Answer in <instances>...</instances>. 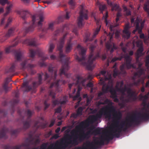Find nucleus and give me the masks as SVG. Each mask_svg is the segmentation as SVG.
<instances>
[{
  "label": "nucleus",
  "mask_w": 149,
  "mask_h": 149,
  "mask_svg": "<svg viewBox=\"0 0 149 149\" xmlns=\"http://www.w3.org/2000/svg\"><path fill=\"white\" fill-rule=\"evenodd\" d=\"M109 37L110 38V39H111L113 37V34L112 33H110L109 35Z\"/></svg>",
  "instance_id": "35"
},
{
  "label": "nucleus",
  "mask_w": 149,
  "mask_h": 149,
  "mask_svg": "<svg viewBox=\"0 0 149 149\" xmlns=\"http://www.w3.org/2000/svg\"><path fill=\"white\" fill-rule=\"evenodd\" d=\"M129 54H127L124 56V58L125 61V64L127 68L128 69H130L132 68H134V66L133 64L131 63V61L132 60V57L131 56L133 54V52L132 51H130L129 52Z\"/></svg>",
  "instance_id": "2"
},
{
  "label": "nucleus",
  "mask_w": 149,
  "mask_h": 149,
  "mask_svg": "<svg viewBox=\"0 0 149 149\" xmlns=\"http://www.w3.org/2000/svg\"><path fill=\"white\" fill-rule=\"evenodd\" d=\"M50 57H51V58L52 59L54 58V57L53 56H51Z\"/></svg>",
  "instance_id": "55"
},
{
  "label": "nucleus",
  "mask_w": 149,
  "mask_h": 149,
  "mask_svg": "<svg viewBox=\"0 0 149 149\" xmlns=\"http://www.w3.org/2000/svg\"><path fill=\"white\" fill-rule=\"evenodd\" d=\"M116 38H117L118 37V36L117 33H116Z\"/></svg>",
  "instance_id": "56"
},
{
  "label": "nucleus",
  "mask_w": 149,
  "mask_h": 149,
  "mask_svg": "<svg viewBox=\"0 0 149 149\" xmlns=\"http://www.w3.org/2000/svg\"><path fill=\"white\" fill-rule=\"evenodd\" d=\"M69 4L72 6L74 5V3L73 0H70L69 2Z\"/></svg>",
  "instance_id": "29"
},
{
  "label": "nucleus",
  "mask_w": 149,
  "mask_h": 149,
  "mask_svg": "<svg viewBox=\"0 0 149 149\" xmlns=\"http://www.w3.org/2000/svg\"><path fill=\"white\" fill-rule=\"evenodd\" d=\"M78 25L79 26L81 27L83 25V24L81 22L82 20L81 18V17H79L78 18Z\"/></svg>",
  "instance_id": "18"
},
{
  "label": "nucleus",
  "mask_w": 149,
  "mask_h": 149,
  "mask_svg": "<svg viewBox=\"0 0 149 149\" xmlns=\"http://www.w3.org/2000/svg\"><path fill=\"white\" fill-rule=\"evenodd\" d=\"M61 122H58V125H61Z\"/></svg>",
  "instance_id": "53"
},
{
  "label": "nucleus",
  "mask_w": 149,
  "mask_h": 149,
  "mask_svg": "<svg viewBox=\"0 0 149 149\" xmlns=\"http://www.w3.org/2000/svg\"><path fill=\"white\" fill-rule=\"evenodd\" d=\"M119 6L117 4H114L113 6V8L112 10H118Z\"/></svg>",
  "instance_id": "23"
},
{
  "label": "nucleus",
  "mask_w": 149,
  "mask_h": 149,
  "mask_svg": "<svg viewBox=\"0 0 149 149\" xmlns=\"http://www.w3.org/2000/svg\"><path fill=\"white\" fill-rule=\"evenodd\" d=\"M144 35L143 33L141 34L140 36V38L141 39H143L144 38Z\"/></svg>",
  "instance_id": "34"
},
{
  "label": "nucleus",
  "mask_w": 149,
  "mask_h": 149,
  "mask_svg": "<svg viewBox=\"0 0 149 149\" xmlns=\"http://www.w3.org/2000/svg\"><path fill=\"white\" fill-rule=\"evenodd\" d=\"M130 7L131 8H132V5H130Z\"/></svg>",
  "instance_id": "61"
},
{
  "label": "nucleus",
  "mask_w": 149,
  "mask_h": 149,
  "mask_svg": "<svg viewBox=\"0 0 149 149\" xmlns=\"http://www.w3.org/2000/svg\"><path fill=\"white\" fill-rule=\"evenodd\" d=\"M141 92L143 93L145 91V88L143 86L141 88Z\"/></svg>",
  "instance_id": "37"
},
{
  "label": "nucleus",
  "mask_w": 149,
  "mask_h": 149,
  "mask_svg": "<svg viewBox=\"0 0 149 149\" xmlns=\"http://www.w3.org/2000/svg\"><path fill=\"white\" fill-rule=\"evenodd\" d=\"M111 88V85L110 86H108L107 87H106L105 85H104L102 88V91L104 92H106L107 91H110V92L112 93L110 89Z\"/></svg>",
  "instance_id": "9"
},
{
  "label": "nucleus",
  "mask_w": 149,
  "mask_h": 149,
  "mask_svg": "<svg viewBox=\"0 0 149 149\" xmlns=\"http://www.w3.org/2000/svg\"><path fill=\"white\" fill-rule=\"evenodd\" d=\"M12 6V5L11 4H9L7 7L6 10V13L7 14H8L10 12Z\"/></svg>",
  "instance_id": "14"
},
{
  "label": "nucleus",
  "mask_w": 149,
  "mask_h": 149,
  "mask_svg": "<svg viewBox=\"0 0 149 149\" xmlns=\"http://www.w3.org/2000/svg\"><path fill=\"white\" fill-rule=\"evenodd\" d=\"M100 26L99 25L98 27L97 28V29H96V30H95L94 32V34L95 35H96L100 31Z\"/></svg>",
  "instance_id": "17"
},
{
  "label": "nucleus",
  "mask_w": 149,
  "mask_h": 149,
  "mask_svg": "<svg viewBox=\"0 0 149 149\" xmlns=\"http://www.w3.org/2000/svg\"><path fill=\"white\" fill-rule=\"evenodd\" d=\"M122 74H123V65L122 64Z\"/></svg>",
  "instance_id": "47"
},
{
  "label": "nucleus",
  "mask_w": 149,
  "mask_h": 149,
  "mask_svg": "<svg viewBox=\"0 0 149 149\" xmlns=\"http://www.w3.org/2000/svg\"><path fill=\"white\" fill-rule=\"evenodd\" d=\"M54 122H52L51 123V124L49 125V126L50 127H51L54 124Z\"/></svg>",
  "instance_id": "44"
},
{
  "label": "nucleus",
  "mask_w": 149,
  "mask_h": 149,
  "mask_svg": "<svg viewBox=\"0 0 149 149\" xmlns=\"http://www.w3.org/2000/svg\"><path fill=\"white\" fill-rule=\"evenodd\" d=\"M3 12V9L2 8H0V13Z\"/></svg>",
  "instance_id": "48"
},
{
  "label": "nucleus",
  "mask_w": 149,
  "mask_h": 149,
  "mask_svg": "<svg viewBox=\"0 0 149 149\" xmlns=\"http://www.w3.org/2000/svg\"><path fill=\"white\" fill-rule=\"evenodd\" d=\"M137 46L139 48L143 47V44L142 43L138 42L137 43Z\"/></svg>",
  "instance_id": "28"
},
{
  "label": "nucleus",
  "mask_w": 149,
  "mask_h": 149,
  "mask_svg": "<svg viewBox=\"0 0 149 149\" xmlns=\"http://www.w3.org/2000/svg\"><path fill=\"white\" fill-rule=\"evenodd\" d=\"M63 47V45H59L58 46V49H59V50H60V49L62 48Z\"/></svg>",
  "instance_id": "36"
},
{
  "label": "nucleus",
  "mask_w": 149,
  "mask_h": 149,
  "mask_svg": "<svg viewBox=\"0 0 149 149\" xmlns=\"http://www.w3.org/2000/svg\"><path fill=\"white\" fill-rule=\"evenodd\" d=\"M53 103L54 104H56L57 103H60L61 104H63V102H59V101H58L57 100H56L55 101H54Z\"/></svg>",
  "instance_id": "31"
},
{
  "label": "nucleus",
  "mask_w": 149,
  "mask_h": 149,
  "mask_svg": "<svg viewBox=\"0 0 149 149\" xmlns=\"http://www.w3.org/2000/svg\"><path fill=\"white\" fill-rule=\"evenodd\" d=\"M30 45H35L34 43H31L30 44Z\"/></svg>",
  "instance_id": "57"
},
{
  "label": "nucleus",
  "mask_w": 149,
  "mask_h": 149,
  "mask_svg": "<svg viewBox=\"0 0 149 149\" xmlns=\"http://www.w3.org/2000/svg\"><path fill=\"white\" fill-rule=\"evenodd\" d=\"M74 85V84H69V87L70 88H71V87Z\"/></svg>",
  "instance_id": "46"
},
{
  "label": "nucleus",
  "mask_w": 149,
  "mask_h": 149,
  "mask_svg": "<svg viewBox=\"0 0 149 149\" xmlns=\"http://www.w3.org/2000/svg\"><path fill=\"white\" fill-rule=\"evenodd\" d=\"M93 143L87 142L84 143L81 147L76 148L74 149H89L93 146Z\"/></svg>",
  "instance_id": "5"
},
{
  "label": "nucleus",
  "mask_w": 149,
  "mask_h": 149,
  "mask_svg": "<svg viewBox=\"0 0 149 149\" xmlns=\"http://www.w3.org/2000/svg\"><path fill=\"white\" fill-rule=\"evenodd\" d=\"M70 49H71V48L70 47H67V49H66V51L68 52V50Z\"/></svg>",
  "instance_id": "45"
},
{
  "label": "nucleus",
  "mask_w": 149,
  "mask_h": 149,
  "mask_svg": "<svg viewBox=\"0 0 149 149\" xmlns=\"http://www.w3.org/2000/svg\"><path fill=\"white\" fill-rule=\"evenodd\" d=\"M60 128L58 127V128H57V129L55 131L56 132V133H58L60 131Z\"/></svg>",
  "instance_id": "41"
},
{
  "label": "nucleus",
  "mask_w": 149,
  "mask_h": 149,
  "mask_svg": "<svg viewBox=\"0 0 149 149\" xmlns=\"http://www.w3.org/2000/svg\"><path fill=\"white\" fill-rule=\"evenodd\" d=\"M4 18H3V19H1V23H0L1 24H3L4 23Z\"/></svg>",
  "instance_id": "42"
},
{
  "label": "nucleus",
  "mask_w": 149,
  "mask_h": 149,
  "mask_svg": "<svg viewBox=\"0 0 149 149\" xmlns=\"http://www.w3.org/2000/svg\"><path fill=\"white\" fill-rule=\"evenodd\" d=\"M149 64V55L146 58V66L148 65Z\"/></svg>",
  "instance_id": "19"
},
{
  "label": "nucleus",
  "mask_w": 149,
  "mask_h": 149,
  "mask_svg": "<svg viewBox=\"0 0 149 149\" xmlns=\"http://www.w3.org/2000/svg\"><path fill=\"white\" fill-rule=\"evenodd\" d=\"M120 16L119 14H118L117 15V17L116 19V21L117 22L119 20V17Z\"/></svg>",
  "instance_id": "39"
},
{
  "label": "nucleus",
  "mask_w": 149,
  "mask_h": 149,
  "mask_svg": "<svg viewBox=\"0 0 149 149\" xmlns=\"http://www.w3.org/2000/svg\"><path fill=\"white\" fill-rule=\"evenodd\" d=\"M146 87H149V81H148L146 84Z\"/></svg>",
  "instance_id": "38"
},
{
  "label": "nucleus",
  "mask_w": 149,
  "mask_h": 149,
  "mask_svg": "<svg viewBox=\"0 0 149 149\" xmlns=\"http://www.w3.org/2000/svg\"><path fill=\"white\" fill-rule=\"evenodd\" d=\"M54 47L53 45H51L50 46V49L49 50V52H52V50L54 49Z\"/></svg>",
  "instance_id": "30"
},
{
  "label": "nucleus",
  "mask_w": 149,
  "mask_h": 149,
  "mask_svg": "<svg viewBox=\"0 0 149 149\" xmlns=\"http://www.w3.org/2000/svg\"><path fill=\"white\" fill-rule=\"evenodd\" d=\"M140 22V20L137 18L136 19L135 24H136V30L138 31L139 34H141L142 32V30L144 26V23H141V26H139V23Z\"/></svg>",
  "instance_id": "3"
},
{
  "label": "nucleus",
  "mask_w": 149,
  "mask_h": 149,
  "mask_svg": "<svg viewBox=\"0 0 149 149\" xmlns=\"http://www.w3.org/2000/svg\"><path fill=\"white\" fill-rule=\"evenodd\" d=\"M109 110V108L108 107L102 108L100 112V114L97 116V118H100L103 114H105L107 113H108Z\"/></svg>",
  "instance_id": "6"
},
{
  "label": "nucleus",
  "mask_w": 149,
  "mask_h": 149,
  "mask_svg": "<svg viewBox=\"0 0 149 149\" xmlns=\"http://www.w3.org/2000/svg\"><path fill=\"white\" fill-rule=\"evenodd\" d=\"M69 17V16H68V14H67V16H66V18H68Z\"/></svg>",
  "instance_id": "59"
},
{
  "label": "nucleus",
  "mask_w": 149,
  "mask_h": 149,
  "mask_svg": "<svg viewBox=\"0 0 149 149\" xmlns=\"http://www.w3.org/2000/svg\"><path fill=\"white\" fill-rule=\"evenodd\" d=\"M108 16V13H106V14L105 16H103V18H104V19L105 20V22L106 23V26H108L109 25H110V27L109 28H110V30L111 31H112V30L113 28L114 27L116 26L115 25L114 26H113L111 24H110L109 21H107V18Z\"/></svg>",
  "instance_id": "7"
},
{
  "label": "nucleus",
  "mask_w": 149,
  "mask_h": 149,
  "mask_svg": "<svg viewBox=\"0 0 149 149\" xmlns=\"http://www.w3.org/2000/svg\"><path fill=\"white\" fill-rule=\"evenodd\" d=\"M130 28L129 24H127L126 25L123 31V33L124 34L123 36L125 38L127 39H129L130 37L131 32L129 30Z\"/></svg>",
  "instance_id": "4"
},
{
  "label": "nucleus",
  "mask_w": 149,
  "mask_h": 149,
  "mask_svg": "<svg viewBox=\"0 0 149 149\" xmlns=\"http://www.w3.org/2000/svg\"><path fill=\"white\" fill-rule=\"evenodd\" d=\"M81 46L80 45H78V47L79 48V47H80Z\"/></svg>",
  "instance_id": "64"
},
{
  "label": "nucleus",
  "mask_w": 149,
  "mask_h": 149,
  "mask_svg": "<svg viewBox=\"0 0 149 149\" xmlns=\"http://www.w3.org/2000/svg\"><path fill=\"white\" fill-rule=\"evenodd\" d=\"M12 21V19L11 18H9L8 19V22H10Z\"/></svg>",
  "instance_id": "43"
},
{
  "label": "nucleus",
  "mask_w": 149,
  "mask_h": 149,
  "mask_svg": "<svg viewBox=\"0 0 149 149\" xmlns=\"http://www.w3.org/2000/svg\"><path fill=\"white\" fill-rule=\"evenodd\" d=\"M123 9L124 12L126 13L127 15L128 16L131 15V12L130 9H128L126 7H124Z\"/></svg>",
  "instance_id": "11"
},
{
  "label": "nucleus",
  "mask_w": 149,
  "mask_h": 149,
  "mask_svg": "<svg viewBox=\"0 0 149 149\" xmlns=\"http://www.w3.org/2000/svg\"><path fill=\"white\" fill-rule=\"evenodd\" d=\"M82 111V109L81 107H80L78 109L77 111V115H80L81 114V112Z\"/></svg>",
  "instance_id": "22"
},
{
  "label": "nucleus",
  "mask_w": 149,
  "mask_h": 149,
  "mask_svg": "<svg viewBox=\"0 0 149 149\" xmlns=\"http://www.w3.org/2000/svg\"><path fill=\"white\" fill-rule=\"evenodd\" d=\"M51 25H52H52H53V24H50L49 25V27H51Z\"/></svg>",
  "instance_id": "62"
},
{
  "label": "nucleus",
  "mask_w": 149,
  "mask_h": 149,
  "mask_svg": "<svg viewBox=\"0 0 149 149\" xmlns=\"http://www.w3.org/2000/svg\"><path fill=\"white\" fill-rule=\"evenodd\" d=\"M143 9L147 13L148 16H149V1H147L144 4Z\"/></svg>",
  "instance_id": "8"
},
{
  "label": "nucleus",
  "mask_w": 149,
  "mask_h": 149,
  "mask_svg": "<svg viewBox=\"0 0 149 149\" xmlns=\"http://www.w3.org/2000/svg\"><path fill=\"white\" fill-rule=\"evenodd\" d=\"M76 91V90L74 89V93Z\"/></svg>",
  "instance_id": "63"
},
{
  "label": "nucleus",
  "mask_w": 149,
  "mask_h": 149,
  "mask_svg": "<svg viewBox=\"0 0 149 149\" xmlns=\"http://www.w3.org/2000/svg\"><path fill=\"white\" fill-rule=\"evenodd\" d=\"M106 73V71H102L101 72V74L102 75H104Z\"/></svg>",
  "instance_id": "40"
},
{
  "label": "nucleus",
  "mask_w": 149,
  "mask_h": 149,
  "mask_svg": "<svg viewBox=\"0 0 149 149\" xmlns=\"http://www.w3.org/2000/svg\"><path fill=\"white\" fill-rule=\"evenodd\" d=\"M7 2V0H0V3L2 5H4Z\"/></svg>",
  "instance_id": "27"
},
{
  "label": "nucleus",
  "mask_w": 149,
  "mask_h": 149,
  "mask_svg": "<svg viewBox=\"0 0 149 149\" xmlns=\"http://www.w3.org/2000/svg\"><path fill=\"white\" fill-rule=\"evenodd\" d=\"M121 86V83L120 82H119L118 83H117L116 86V88L117 90L119 89L120 88Z\"/></svg>",
  "instance_id": "24"
},
{
  "label": "nucleus",
  "mask_w": 149,
  "mask_h": 149,
  "mask_svg": "<svg viewBox=\"0 0 149 149\" xmlns=\"http://www.w3.org/2000/svg\"><path fill=\"white\" fill-rule=\"evenodd\" d=\"M87 87H91L93 86V84L91 83L90 82L87 84Z\"/></svg>",
  "instance_id": "33"
},
{
  "label": "nucleus",
  "mask_w": 149,
  "mask_h": 149,
  "mask_svg": "<svg viewBox=\"0 0 149 149\" xmlns=\"http://www.w3.org/2000/svg\"><path fill=\"white\" fill-rule=\"evenodd\" d=\"M136 30H134L133 31H132V33H135V32H136Z\"/></svg>",
  "instance_id": "52"
},
{
  "label": "nucleus",
  "mask_w": 149,
  "mask_h": 149,
  "mask_svg": "<svg viewBox=\"0 0 149 149\" xmlns=\"http://www.w3.org/2000/svg\"><path fill=\"white\" fill-rule=\"evenodd\" d=\"M116 129H117V130H116V132H119L120 131V130H119V129H118V127H116Z\"/></svg>",
  "instance_id": "51"
},
{
  "label": "nucleus",
  "mask_w": 149,
  "mask_h": 149,
  "mask_svg": "<svg viewBox=\"0 0 149 149\" xmlns=\"http://www.w3.org/2000/svg\"><path fill=\"white\" fill-rule=\"evenodd\" d=\"M38 17L36 16H33L32 17V22H33V24H34L35 22L36 21V19H38Z\"/></svg>",
  "instance_id": "25"
},
{
  "label": "nucleus",
  "mask_w": 149,
  "mask_h": 149,
  "mask_svg": "<svg viewBox=\"0 0 149 149\" xmlns=\"http://www.w3.org/2000/svg\"><path fill=\"white\" fill-rule=\"evenodd\" d=\"M58 135H56L54 136L53 138L55 139H56L58 138Z\"/></svg>",
  "instance_id": "50"
},
{
  "label": "nucleus",
  "mask_w": 149,
  "mask_h": 149,
  "mask_svg": "<svg viewBox=\"0 0 149 149\" xmlns=\"http://www.w3.org/2000/svg\"><path fill=\"white\" fill-rule=\"evenodd\" d=\"M61 111V108H59L58 109H57L56 111V113H59Z\"/></svg>",
  "instance_id": "32"
},
{
  "label": "nucleus",
  "mask_w": 149,
  "mask_h": 149,
  "mask_svg": "<svg viewBox=\"0 0 149 149\" xmlns=\"http://www.w3.org/2000/svg\"><path fill=\"white\" fill-rule=\"evenodd\" d=\"M65 127H63V128L62 129L61 131H63L64 130H65Z\"/></svg>",
  "instance_id": "54"
},
{
  "label": "nucleus",
  "mask_w": 149,
  "mask_h": 149,
  "mask_svg": "<svg viewBox=\"0 0 149 149\" xmlns=\"http://www.w3.org/2000/svg\"><path fill=\"white\" fill-rule=\"evenodd\" d=\"M81 88H79L78 89L77 91V96L74 97L73 98V100H76L78 98L79 99H80V97H79V92L81 90Z\"/></svg>",
  "instance_id": "12"
},
{
  "label": "nucleus",
  "mask_w": 149,
  "mask_h": 149,
  "mask_svg": "<svg viewBox=\"0 0 149 149\" xmlns=\"http://www.w3.org/2000/svg\"><path fill=\"white\" fill-rule=\"evenodd\" d=\"M135 18L134 17H132L131 18V22L132 24L134 23V25H136V24H135V22L136 20H135ZM136 20V19H135Z\"/></svg>",
  "instance_id": "26"
},
{
  "label": "nucleus",
  "mask_w": 149,
  "mask_h": 149,
  "mask_svg": "<svg viewBox=\"0 0 149 149\" xmlns=\"http://www.w3.org/2000/svg\"><path fill=\"white\" fill-rule=\"evenodd\" d=\"M122 87L124 84V83L123 81H122ZM124 94V92L123 91V88L122 87V108L124 106V104H123V101H124V99H123V95Z\"/></svg>",
  "instance_id": "10"
},
{
  "label": "nucleus",
  "mask_w": 149,
  "mask_h": 149,
  "mask_svg": "<svg viewBox=\"0 0 149 149\" xmlns=\"http://www.w3.org/2000/svg\"><path fill=\"white\" fill-rule=\"evenodd\" d=\"M97 5H100V3L99 2H97Z\"/></svg>",
  "instance_id": "58"
},
{
  "label": "nucleus",
  "mask_w": 149,
  "mask_h": 149,
  "mask_svg": "<svg viewBox=\"0 0 149 149\" xmlns=\"http://www.w3.org/2000/svg\"><path fill=\"white\" fill-rule=\"evenodd\" d=\"M102 94V93H99V96H100Z\"/></svg>",
  "instance_id": "60"
},
{
  "label": "nucleus",
  "mask_w": 149,
  "mask_h": 149,
  "mask_svg": "<svg viewBox=\"0 0 149 149\" xmlns=\"http://www.w3.org/2000/svg\"><path fill=\"white\" fill-rule=\"evenodd\" d=\"M148 98V95H145L144 96L141 95L140 99L143 100V102H146Z\"/></svg>",
  "instance_id": "13"
},
{
  "label": "nucleus",
  "mask_w": 149,
  "mask_h": 149,
  "mask_svg": "<svg viewBox=\"0 0 149 149\" xmlns=\"http://www.w3.org/2000/svg\"><path fill=\"white\" fill-rule=\"evenodd\" d=\"M99 10L102 12L106 8V6L105 5H100L99 7Z\"/></svg>",
  "instance_id": "15"
},
{
  "label": "nucleus",
  "mask_w": 149,
  "mask_h": 149,
  "mask_svg": "<svg viewBox=\"0 0 149 149\" xmlns=\"http://www.w3.org/2000/svg\"><path fill=\"white\" fill-rule=\"evenodd\" d=\"M144 70L142 68H140L137 72L134 73L132 78L133 82L130 84L129 85L130 87H126L125 88L124 90L126 92L128 97L125 99V102L128 103L134 102L137 100V98L135 92L132 91L130 87L133 86L138 85L140 80L139 79H138L136 81V77H137L138 78H139L143 74H144Z\"/></svg>",
  "instance_id": "1"
},
{
  "label": "nucleus",
  "mask_w": 149,
  "mask_h": 149,
  "mask_svg": "<svg viewBox=\"0 0 149 149\" xmlns=\"http://www.w3.org/2000/svg\"><path fill=\"white\" fill-rule=\"evenodd\" d=\"M6 52H8L9 51V48H7L6 50Z\"/></svg>",
  "instance_id": "49"
},
{
  "label": "nucleus",
  "mask_w": 149,
  "mask_h": 149,
  "mask_svg": "<svg viewBox=\"0 0 149 149\" xmlns=\"http://www.w3.org/2000/svg\"><path fill=\"white\" fill-rule=\"evenodd\" d=\"M80 7L82 9V10H81V17H80L82 19V18L83 17V18H84V19H87V17L85 16H86V15H85V16H84V15L83 13V11L84 9L83 7L82 6H81Z\"/></svg>",
  "instance_id": "16"
},
{
  "label": "nucleus",
  "mask_w": 149,
  "mask_h": 149,
  "mask_svg": "<svg viewBox=\"0 0 149 149\" xmlns=\"http://www.w3.org/2000/svg\"><path fill=\"white\" fill-rule=\"evenodd\" d=\"M39 18L40 19V21H39L38 22V25L40 26L41 25V22L43 21V17L42 16H40L39 17Z\"/></svg>",
  "instance_id": "20"
},
{
  "label": "nucleus",
  "mask_w": 149,
  "mask_h": 149,
  "mask_svg": "<svg viewBox=\"0 0 149 149\" xmlns=\"http://www.w3.org/2000/svg\"><path fill=\"white\" fill-rule=\"evenodd\" d=\"M143 50V47H140L137 50V53L139 54H141L142 53Z\"/></svg>",
  "instance_id": "21"
}]
</instances>
